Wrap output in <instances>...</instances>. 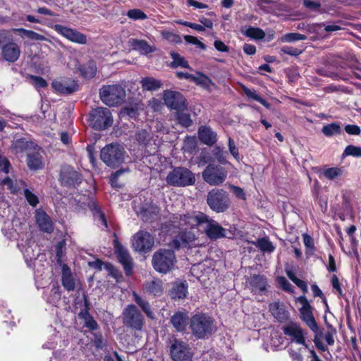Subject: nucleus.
<instances>
[{"label":"nucleus","instance_id":"1","mask_svg":"<svg viewBox=\"0 0 361 361\" xmlns=\"http://www.w3.org/2000/svg\"><path fill=\"white\" fill-rule=\"evenodd\" d=\"M192 336L197 339L209 338L216 331V322L208 313L197 312L193 314L189 322Z\"/></svg>","mask_w":361,"mask_h":361},{"label":"nucleus","instance_id":"2","mask_svg":"<svg viewBox=\"0 0 361 361\" xmlns=\"http://www.w3.org/2000/svg\"><path fill=\"white\" fill-rule=\"evenodd\" d=\"M175 252L171 249L159 248L154 252L152 265L154 269L162 274L170 272L176 263Z\"/></svg>","mask_w":361,"mask_h":361},{"label":"nucleus","instance_id":"3","mask_svg":"<svg viewBox=\"0 0 361 361\" xmlns=\"http://www.w3.org/2000/svg\"><path fill=\"white\" fill-rule=\"evenodd\" d=\"M169 355L173 361H192L193 352L190 345L173 336L169 340Z\"/></svg>","mask_w":361,"mask_h":361},{"label":"nucleus","instance_id":"4","mask_svg":"<svg viewBox=\"0 0 361 361\" xmlns=\"http://www.w3.org/2000/svg\"><path fill=\"white\" fill-rule=\"evenodd\" d=\"M207 221V215L202 212H200L198 214H195V213H187L185 214H175L170 218L172 226L184 230L195 228Z\"/></svg>","mask_w":361,"mask_h":361},{"label":"nucleus","instance_id":"5","mask_svg":"<svg viewBox=\"0 0 361 361\" xmlns=\"http://www.w3.org/2000/svg\"><path fill=\"white\" fill-rule=\"evenodd\" d=\"M87 121L93 129L99 131L111 127L114 121L111 111L105 107L92 109L89 112Z\"/></svg>","mask_w":361,"mask_h":361},{"label":"nucleus","instance_id":"6","mask_svg":"<svg viewBox=\"0 0 361 361\" xmlns=\"http://www.w3.org/2000/svg\"><path fill=\"white\" fill-rule=\"evenodd\" d=\"M207 203L213 212L224 213L231 206L229 194L224 189L213 188L207 193Z\"/></svg>","mask_w":361,"mask_h":361},{"label":"nucleus","instance_id":"7","mask_svg":"<svg viewBox=\"0 0 361 361\" xmlns=\"http://www.w3.org/2000/svg\"><path fill=\"white\" fill-rule=\"evenodd\" d=\"M125 153L123 147L119 144L111 143L102 149L100 158L106 165L115 169L123 162Z\"/></svg>","mask_w":361,"mask_h":361},{"label":"nucleus","instance_id":"8","mask_svg":"<svg viewBox=\"0 0 361 361\" xmlns=\"http://www.w3.org/2000/svg\"><path fill=\"white\" fill-rule=\"evenodd\" d=\"M102 101L109 106L121 104L126 99L125 89L120 85H112L103 87L99 90Z\"/></svg>","mask_w":361,"mask_h":361},{"label":"nucleus","instance_id":"9","mask_svg":"<svg viewBox=\"0 0 361 361\" xmlns=\"http://www.w3.org/2000/svg\"><path fill=\"white\" fill-rule=\"evenodd\" d=\"M166 181L170 185L185 187L193 185L195 177L190 169L185 167H176L167 175Z\"/></svg>","mask_w":361,"mask_h":361},{"label":"nucleus","instance_id":"10","mask_svg":"<svg viewBox=\"0 0 361 361\" xmlns=\"http://www.w3.org/2000/svg\"><path fill=\"white\" fill-rule=\"evenodd\" d=\"M123 323L125 326L134 331H141L145 324V318L137 307L128 305L123 311Z\"/></svg>","mask_w":361,"mask_h":361},{"label":"nucleus","instance_id":"11","mask_svg":"<svg viewBox=\"0 0 361 361\" xmlns=\"http://www.w3.org/2000/svg\"><path fill=\"white\" fill-rule=\"evenodd\" d=\"M114 254L118 262L122 265L125 274L130 276L134 269L133 259L128 250L120 243L116 233H114Z\"/></svg>","mask_w":361,"mask_h":361},{"label":"nucleus","instance_id":"12","mask_svg":"<svg viewBox=\"0 0 361 361\" xmlns=\"http://www.w3.org/2000/svg\"><path fill=\"white\" fill-rule=\"evenodd\" d=\"M227 174L223 166L209 164L203 171L202 178L210 185H220L226 180Z\"/></svg>","mask_w":361,"mask_h":361},{"label":"nucleus","instance_id":"13","mask_svg":"<svg viewBox=\"0 0 361 361\" xmlns=\"http://www.w3.org/2000/svg\"><path fill=\"white\" fill-rule=\"evenodd\" d=\"M82 175L75 171L73 167L71 166H62L59 175L61 185L75 188L82 183Z\"/></svg>","mask_w":361,"mask_h":361},{"label":"nucleus","instance_id":"14","mask_svg":"<svg viewBox=\"0 0 361 361\" xmlns=\"http://www.w3.org/2000/svg\"><path fill=\"white\" fill-rule=\"evenodd\" d=\"M163 99L165 104L171 109L183 111L187 108V101L183 94L170 90L164 92Z\"/></svg>","mask_w":361,"mask_h":361},{"label":"nucleus","instance_id":"15","mask_svg":"<svg viewBox=\"0 0 361 361\" xmlns=\"http://www.w3.org/2000/svg\"><path fill=\"white\" fill-rule=\"evenodd\" d=\"M154 237L147 231H140L134 236L133 247L136 251L146 254L153 247Z\"/></svg>","mask_w":361,"mask_h":361},{"label":"nucleus","instance_id":"16","mask_svg":"<svg viewBox=\"0 0 361 361\" xmlns=\"http://www.w3.org/2000/svg\"><path fill=\"white\" fill-rule=\"evenodd\" d=\"M51 86L54 92L59 94H71L79 90L78 82L67 78L54 79Z\"/></svg>","mask_w":361,"mask_h":361},{"label":"nucleus","instance_id":"17","mask_svg":"<svg viewBox=\"0 0 361 361\" xmlns=\"http://www.w3.org/2000/svg\"><path fill=\"white\" fill-rule=\"evenodd\" d=\"M54 29L59 34L73 42L80 44H85L87 43L86 35L76 30L69 28L60 24L54 25Z\"/></svg>","mask_w":361,"mask_h":361},{"label":"nucleus","instance_id":"18","mask_svg":"<svg viewBox=\"0 0 361 361\" xmlns=\"http://www.w3.org/2000/svg\"><path fill=\"white\" fill-rule=\"evenodd\" d=\"M204 223L207 224L204 232L209 239L215 240L227 237L228 230L222 227L217 221L209 219L207 216V221Z\"/></svg>","mask_w":361,"mask_h":361},{"label":"nucleus","instance_id":"19","mask_svg":"<svg viewBox=\"0 0 361 361\" xmlns=\"http://www.w3.org/2000/svg\"><path fill=\"white\" fill-rule=\"evenodd\" d=\"M36 224L39 229L47 233H51L54 230V222L50 216L43 209H36L35 213Z\"/></svg>","mask_w":361,"mask_h":361},{"label":"nucleus","instance_id":"20","mask_svg":"<svg viewBox=\"0 0 361 361\" xmlns=\"http://www.w3.org/2000/svg\"><path fill=\"white\" fill-rule=\"evenodd\" d=\"M188 293V283L185 280L176 279L171 284L169 290V295L172 300H180L187 298Z\"/></svg>","mask_w":361,"mask_h":361},{"label":"nucleus","instance_id":"21","mask_svg":"<svg viewBox=\"0 0 361 361\" xmlns=\"http://www.w3.org/2000/svg\"><path fill=\"white\" fill-rule=\"evenodd\" d=\"M283 331L285 335L292 337L297 343L301 344L305 348L309 349V345L305 342L303 331L298 323L291 322L283 326Z\"/></svg>","mask_w":361,"mask_h":361},{"label":"nucleus","instance_id":"22","mask_svg":"<svg viewBox=\"0 0 361 361\" xmlns=\"http://www.w3.org/2000/svg\"><path fill=\"white\" fill-rule=\"evenodd\" d=\"M190 319L187 312L177 311L170 317L169 323L172 325L176 332L185 333L189 324Z\"/></svg>","mask_w":361,"mask_h":361},{"label":"nucleus","instance_id":"23","mask_svg":"<svg viewBox=\"0 0 361 361\" xmlns=\"http://www.w3.org/2000/svg\"><path fill=\"white\" fill-rule=\"evenodd\" d=\"M267 279L264 275L253 274L249 280L251 292L255 295H264L267 292Z\"/></svg>","mask_w":361,"mask_h":361},{"label":"nucleus","instance_id":"24","mask_svg":"<svg viewBox=\"0 0 361 361\" xmlns=\"http://www.w3.org/2000/svg\"><path fill=\"white\" fill-rule=\"evenodd\" d=\"M90 303L86 296H84V308L78 313V317L84 321V326L90 331H95L99 326L92 315L90 313Z\"/></svg>","mask_w":361,"mask_h":361},{"label":"nucleus","instance_id":"25","mask_svg":"<svg viewBox=\"0 0 361 361\" xmlns=\"http://www.w3.org/2000/svg\"><path fill=\"white\" fill-rule=\"evenodd\" d=\"M159 212L160 209L159 207L150 203L142 205L137 214L143 221L153 222L159 216Z\"/></svg>","mask_w":361,"mask_h":361},{"label":"nucleus","instance_id":"26","mask_svg":"<svg viewBox=\"0 0 361 361\" xmlns=\"http://www.w3.org/2000/svg\"><path fill=\"white\" fill-rule=\"evenodd\" d=\"M198 137L202 143L207 146H212L217 142L216 133L207 126H200L199 127Z\"/></svg>","mask_w":361,"mask_h":361},{"label":"nucleus","instance_id":"27","mask_svg":"<svg viewBox=\"0 0 361 361\" xmlns=\"http://www.w3.org/2000/svg\"><path fill=\"white\" fill-rule=\"evenodd\" d=\"M20 50L15 42H9L2 47L3 59L9 62H15L19 58Z\"/></svg>","mask_w":361,"mask_h":361},{"label":"nucleus","instance_id":"28","mask_svg":"<svg viewBox=\"0 0 361 361\" xmlns=\"http://www.w3.org/2000/svg\"><path fill=\"white\" fill-rule=\"evenodd\" d=\"M87 207L95 221H99L105 229L108 228V222L105 214L96 201L90 200L87 203Z\"/></svg>","mask_w":361,"mask_h":361},{"label":"nucleus","instance_id":"29","mask_svg":"<svg viewBox=\"0 0 361 361\" xmlns=\"http://www.w3.org/2000/svg\"><path fill=\"white\" fill-rule=\"evenodd\" d=\"M128 42L133 50L140 52L141 54L146 55L157 50L154 46L149 44L147 41L143 39H130Z\"/></svg>","mask_w":361,"mask_h":361},{"label":"nucleus","instance_id":"30","mask_svg":"<svg viewBox=\"0 0 361 361\" xmlns=\"http://www.w3.org/2000/svg\"><path fill=\"white\" fill-rule=\"evenodd\" d=\"M313 307L299 309L301 320L314 332L317 331L319 326L314 317Z\"/></svg>","mask_w":361,"mask_h":361},{"label":"nucleus","instance_id":"31","mask_svg":"<svg viewBox=\"0 0 361 361\" xmlns=\"http://www.w3.org/2000/svg\"><path fill=\"white\" fill-rule=\"evenodd\" d=\"M269 311L271 314L280 322H286L289 318V314L283 304L274 302L269 305Z\"/></svg>","mask_w":361,"mask_h":361},{"label":"nucleus","instance_id":"32","mask_svg":"<svg viewBox=\"0 0 361 361\" xmlns=\"http://www.w3.org/2000/svg\"><path fill=\"white\" fill-rule=\"evenodd\" d=\"M61 283L68 291H73L75 288V282L70 268L64 264L62 267Z\"/></svg>","mask_w":361,"mask_h":361},{"label":"nucleus","instance_id":"33","mask_svg":"<svg viewBox=\"0 0 361 361\" xmlns=\"http://www.w3.org/2000/svg\"><path fill=\"white\" fill-rule=\"evenodd\" d=\"M144 288L147 293L156 297L161 296L164 291L163 283L159 279L147 281Z\"/></svg>","mask_w":361,"mask_h":361},{"label":"nucleus","instance_id":"34","mask_svg":"<svg viewBox=\"0 0 361 361\" xmlns=\"http://www.w3.org/2000/svg\"><path fill=\"white\" fill-rule=\"evenodd\" d=\"M27 164L30 169H41L44 167L43 158L38 152L30 153L27 157Z\"/></svg>","mask_w":361,"mask_h":361},{"label":"nucleus","instance_id":"35","mask_svg":"<svg viewBox=\"0 0 361 361\" xmlns=\"http://www.w3.org/2000/svg\"><path fill=\"white\" fill-rule=\"evenodd\" d=\"M241 87L248 99H252L259 102L267 109L271 108V104L265 99L257 94L255 90H251L243 85Z\"/></svg>","mask_w":361,"mask_h":361},{"label":"nucleus","instance_id":"36","mask_svg":"<svg viewBox=\"0 0 361 361\" xmlns=\"http://www.w3.org/2000/svg\"><path fill=\"white\" fill-rule=\"evenodd\" d=\"M134 300L136 304L142 309V310L145 313L147 317L153 319L154 313L151 310V306L148 301L142 299L139 295H137L135 292L133 293Z\"/></svg>","mask_w":361,"mask_h":361},{"label":"nucleus","instance_id":"37","mask_svg":"<svg viewBox=\"0 0 361 361\" xmlns=\"http://www.w3.org/2000/svg\"><path fill=\"white\" fill-rule=\"evenodd\" d=\"M252 244L258 247L263 252H272L275 250V247L267 237L259 238Z\"/></svg>","mask_w":361,"mask_h":361},{"label":"nucleus","instance_id":"38","mask_svg":"<svg viewBox=\"0 0 361 361\" xmlns=\"http://www.w3.org/2000/svg\"><path fill=\"white\" fill-rule=\"evenodd\" d=\"M142 87L144 90L154 91L160 88L162 83L160 80L153 78L146 77L141 80Z\"/></svg>","mask_w":361,"mask_h":361},{"label":"nucleus","instance_id":"39","mask_svg":"<svg viewBox=\"0 0 361 361\" xmlns=\"http://www.w3.org/2000/svg\"><path fill=\"white\" fill-rule=\"evenodd\" d=\"M212 156L215 159L222 165L229 164V161H227V152L220 146H215L212 151Z\"/></svg>","mask_w":361,"mask_h":361},{"label":"nucleus","instance_id":"40","mask_svg":"<svg viewBox=\"0 0 361 361\" xmlns=\"http://www.w3.org/2000/svg\"><path fill=\"white\" fill-rule=\"evenodd\" d=\"M322 132L324 135L327 137H331L335 135H341L342 133V129L341 125L338 123L334 122L324 126L322 129Z\"/></svg>","mask_w":361,"mask_h":361},{"label":"nucleus","instance_id":"41","mask_svg":"<svg viewBox=\"0 0 361 361\" xmlns=\"http://www.w3.org/2000/svg\"><path fill=\"white\" fill-rule=\"evenodd\" d=\"M303 243L305 246V254L307 257L312 256L315 251L316 247L313 238L307 233L302 234Z\"/></svg>","mask_w":361,"mask_h":361},{"label":"nucleus","instance_id":"42","mask_svg":"<svg viewBox=\"0 0 361 361\" xmlns=\"http://www.w3.org/2000/svg\"><path fill=\"white\" fill-rule=\"evenodd\" d=\"M18 30L23 36L26 37L29 39L35 41H47L51 42V40L47 39L44 35L37 33L32 30H28L23 28H20Z\"/></svg>","mask_w":361,"mask_h":361},{"label":"nucleus","instance_id":"43","mask_svg":"<svg viewBox=\"0 0 361 361\" xmlns=\"http://www.w3.org/2000/svg\"><path fill=\"white\" fill-rule=\"evenodd\" d=\"M244 35L254 39H262L265 37V32L259 27H249L245 32Z\"/></svg>","mask_w":361,"mask_h":361},{"label":"nucleus","instance_id":"44","mask_svg":"<svg viewBox=\"0 0 361 361\" xmlns=\"http://www.w3.org/2000/svg\"><path fill=\"white\" fill-rule=\"evenodd\" d=\"M257 6L266 13L273 12L276 6V1L273 0H257Z\"/></svg>","mask_w":361,"mask_h":361},{"label":"nucleus","instance_id":"45","mask_svg":"<svg viewBox=\"0 0 361 361\" xmlns=\"http://www.w3.org/2000/svg\"><path fill=\"white\" fill-rule=\"evenodd\" d=\"M176 119L178 123L184 128H188L192 124V120L191 119L190 115L189 114L182 112L181 111H177Z\"/></svg>","mask_w":361,"mask_h":361},{"label":"nucleus","instance_id":"46","mask_svg":"<svg viewBox=\"0 0 361 361\" xmlns=\"http://www.w3.org/2000/svg\"><path fill=\"white\" fill-rule=\"evenodd\" d=\"M197 75L194 80V82L196 85H200L205 89H209L210 85H213L212 80L206 75L200 72H197Z\"/></svg>","mask_w":361,"mask_h":361},{"label":"nucleus","instance_id":"47","mask_svg":"<svg viewBox=\"0 0 361 361\" xmlns=\"http://www.w3.org/2000/svg\"><path fill=\"white\" fill-rule=\"evenodd\" d=\"M129 169H120L119 170L112 173L110 176L109 181L112 188H121L122 185L118 183V179L125 172H128Z\"/></svg>","mask_w":361,"mask_h":361},{"label":"nucleus","instance_id":"48","mask_svg":"<svg viewBox=\"0 0 361 361\" xmlns=\"http://www.w3.org/2000/svg\"><path fill=\"white\" fill-rule=\"evenodd\" d=\"M171 55L173 59V61L171 62V66L173 68H177L178 66H180L182 68H190L189 65L188 64V62L179 54L172 52L171 53Z\"/></svg>","mask_w":361,"mask_h":361},{"label":"nucleus","instance_id":"49","mask_svg":"<svg viewBox=\"0 0 361 361\" xmlns=\"http://www.w3.org/2000/svg\"><path fill=\"white\" fill-rule=\"evenodd\" d=\"M343 157L352 156L353 157H361V147L353 145H348L343 152Z\"/></svg>","mask_w":361,"mask_h":361},{"label":"nucleus","instance_id":"50","mask_svg":"<svg viewBox=\"0 0 361 361\" xmlns=\"http://www.w3.org/2000/svg\"><path fill=\"white\" fill-rule=\"evenodd\" d=\"M28 78L30 79L32 85L36 89L45 88L48 86L46 80L40 76L30 75Z\"/></svg>","mask_w":361,"mask_h":361},{"label":"nucleus","instance_id":"51","mask_svg":"<svg viewBox=\"0 0 361 361\" xmlns=\"http://www.w3.org/2000/svg\"><path fill=\"white\" fill-rule=\"evenodd\" d=\"M122 117L128 116L130 118H136L138 115V109L135 106H126L121 111Z\"/></svg>","mask_w":361,"mask_h":361},{"label":"nucleus","instance_id":"52","mask_svg":"<svg viewBox=\"0 0 361 361\" xmlns=\"http://www.w3.org/2000/svg\"><path fill=\"white\" fill-rule=\"evenodd\" d=\"M179 238L181 240L182 244L186 245L195 240V235L187 230L183 229L178 233Z\"/></svg>","mask_w":361,"mask_h":361},{"label":"nucleus","instance_id":"53","mask_svg":"<svg viewBox=\"0 0 361 361\" xmlns=\"http://www.w3.org/2000/svg\"><path fill=\"white\" fill-rule=\"evenodd\" d=\"M343 173V170L338 167H331L326 169L324 171V176L329 179L333 180Z\"/></svg>","mask_w":361,"mask_h":361},{"label":"nucleus","instance_id":"54","mask_svg":"<svg viewBox=\"0 0 361 361\" xmlns=\"http://www.w3.org/2000/svg\"><path fill=\"white\" fill-rule=\"evenodd\" d=\"M61 300V291L59 286H54L50 291V296L48 302L52 305L58 302Z\"/></svg>","mask_w":361,"mask_h":361},{"label":"nucleus","instance_id":"55","mask_svg":"<svg viewBox=\"0 0 361 361\" xmlns=\"http://www.w3.org/2000/svg\"><path fill=\"white\" fill-rule=\"evenodd\" d=\"M127 16L133 20H145L147 18V15L140 9H130L127 12Z\"/></svg>","mask_w":361,"mask_h":361},{"label":"nucleus","instance_id":"56","mask_svg":"<svg viewBox=\"0 0 361 361\" xmlns=\"http://www.w3.org/2000/svg\"><path fill=\"white\" fill-rule=\"evenodd\" d=\"M24 195L27 202L30 206L36 207L39 203V199L37 196L31 192L29 189L26 188L24 190Z\"/></svg>","mask_w":361,"mask_h":361},{"label":"nucleus","instance_id":"57","mask_svg":"<svg viewBox=\"0 0 361 361\" xmlns=\"http://www.w3.org/2000/svg\"><path fill=\"white\" fill-rule=\"evenodd\" d=\"M135 137L139 144L142 145H147L149 141V134L146 130L138 131L135 135Z\"/></svg>","mask_w":361,"mask_h":361},{"label":"nucleus","instance_id":"58","mask_svg":"<svg viewBox=\"0 0 361 361\" xmlns=\"http://www.w3.org/2000/svg\"><path fill=\"white\" fill-rule=\"evenodd\" d=\"M228 147L231 154L234 157V159L236 161H239L240 157L238 148L235 146L233 139H232L231 137H229L228 140Z\"/></svg>","mask_w":361,"mask_h":361},{"label":"nucleus","instance_id":"59","mask_svg":"<svg viewBox=\"0 0 361 361\" xmlns=\"http://www.w3.org/2000/svg\"><path fill=\"white\" fill-rule=\"evenodd\" d=\"M307 39V36L305 35H302L300 33H288L285 35L282 40L288 42L299 41V40H305Z\"/></svg>","mask_w":361,"mask_h":361},{"label":"nucleus","instance_id":"60","mask_svg":"<svg viewBox=\"0 0 361 361\" xmlns=\"http://www.w3.org/2000/svg\"><path fill=\"white\" fill-rule=\"evenodd\" d=\"M1 183L3 186H6L7 188L13 194L16 193L19 190L17 187V185L14 183L13 180L9 177H6L4 178Z\"/></svg>","mask_w":361,"mask_h":361},{"label":"nucleus","instance_id":"61","mask_svg":"<svg viewBox=\"0 0 361 361\" xmlns=\"http://www.w3.org/2000/svg\"><path fill=\"white\" fill-rule=\"evenodd\" d=\"M184 39L186 42L196 45L198 48L204 50L206 45L201 42L196 37L191 35H185Z\"/></svg>","mask_w":361,"mask_h":361},{"label":"nucleus","instance_id":"62","mask_svg":"<svg viewBox=\"0 0 361 361\" xmlns=\"http://www.w3.org/2000/svg\"><path fill=\"white\" fill-rule=\"evenodd\" d=\"M331 283L333 288L337 291L338 295L341 297H343L344 294L341 288V285L340 283L339 279L336 274H334L331 276Z\"/></svg>","mask_w":361,"mask_h":361},{"label":"nucleus","instance_id":"63","mask_svg":"<svg viewBox=\"0 0 361 361\" xmlns=\"http://www.w3.org/2000/svg\"><path fill=\"white\" fill-rule=\"evenodd\" d=\"M329 328L331 330L325 333L324 339L328 345H333L334 344V336L336 334V330L331 325H329Z\"/></svg>","mask_w":361,"mask_h":361},{"label":"nucleus","instance_id":"64","mask_svg":"<svg viewBox=\"0 0 361 361\" xmlns=\"http://www.w3.org/2000/svg\"><path fill=\"white\" fill-rule=\"evenodd\" d=\"M344 130L350 135H360L361 133L360 127L355 124H348L345 126Z\"/></svg>","mask_w":361,"mask_h":361}]
</instances>
